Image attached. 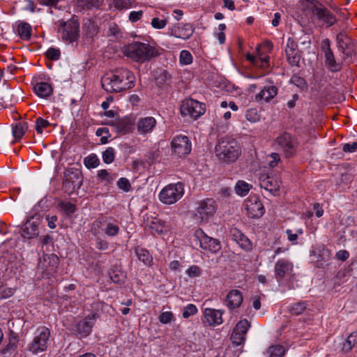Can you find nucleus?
<instances>
[{
    "mask_svg": "<svg viewBox=\"0 0 357 357\" xmlns=\"http://www.w3.org/2000/svg\"><path fill=\"white\" fill-rule=\"evenodd\" d=\"M123 53L127 58L138 63L149 62L160 55L158 47L139 41L125 45Z\"/></svg>",
    "mask_w": 357,
    "mask_h": 357,
    "instance_id": "nucleus-1",
    "label": "nucleus"
},
{
    "mask_svg": "<svg viewBox=\"0 0 357 357\" xmlns=\"http://www.w3.org/2000/svg\"><path fill=\"white\" fill-rule=\"evenodd\" d=\"M215 153L221 163L231 164L239 157L241 148L236 139L231 137H222L215 145Z\"/></svg>",
    "mask_w": 357,
    "mask_h": 357,
    "instance_id": "nucleus-2",
    "label": "nucleus"
},
{
    "mask_svg": "<svg viewBox=\"0 0 357 357\" xmlns=\"http://www.w3.org/2000/svg\"><path fill=\"white\" fill-rule=\"evenodd\" d=\"M50 331L46 326L38 327L34 333L33 340L27 344L26 351L33 355L45 351L49 345Z\"/></svg>",
    "mask_w": 357,
    "mask_h": 357,
    "instance_id": "nucleus-3",
    "label": "nucleus"
},
{
    "mask_svg": "<svg viewBox=\"0 0 357 357\" xmlns=\"http://www.w3.org/2000/svg\"><path fill=\"white\" fill-rule=\"evenodd\" d=\"M100 307H103V304L97 303V310L92 312L84 318L79 320L73 325L71 330L75 335L79 337H86L91 334L96 320L100 318V314L98 312V309Z\"/></svg>",
    "mask_w": 357,
    "mask_h": 357,
    "instance_id": "nucleus-4",
    "label": "nucleus"
},
{
    "mask_svg": "<svg viewBox=\"0 0 357 357\" xmlns=\"http://www.w3.org/2000/svg\"><path fill=\"white\" fill-rule=\"evenodd\" d=\"M56 24L59 26L58 32L63 41L73 43L78 39L79 24L77 19L72 17L68 21L61 20L56 22Z\"/></svg>",
    "mask_w": 357,
    "mask_h": 357,
    "instance_id": "nucleus-5",
    "label": "nucleus"
},
{
    "mask_svg": "<svg viewBox=\"0 0 357 357\" xmlns=\"http://www.w3.org/2000/svg\"><path fill=\"white\" fill-rule=\"evenodd\" d=\"M184 192V184L182 182L171 183L160 190L158 198L162 203L171 205L181 199Z\"/></svg>",
    "mask_w": 357,
    "mask_h": 357,
    "instance_id": "nucleus-6",
    "label": "nucleus"
},
{
    "mask_svg": "<svg viewBox=\"0 0 357 357\" xmlns=\"http://www.w3.org/2000/svg\"><path fill=\"white\" fill-rule=\"evenodd\" d=\"M275 144L277 149L283 153L285 158L293 157L296 153L297 139L288 132L280 135L276 138Z\"/></svg>",
    "mask_w": 357,
    "mask_h": 357,
    "instance_id": "nucleus-7",
    "label": "nucleus"
},
{
    "mask_svg": "<svg viewBox=\"0 0 357 357\" xmlns=\"http://www.w3.org/2000/svg\"><path fill=\"white\" fill-rule=\"evenodd\" d=\"M82 181V175L79 169H68L64 174L63 189L66 193L70 195L80 188Z\"/></svg>",
    "mask_w": 357,
    "mask_h": 357,
    "instance_id": "nucleus-8",
    "label": "nucleus"
},
{
    "mask_svg": "<svg viewBox=\"0 0 357 357\" xmlns=\"http://www.w3.org/2000/svg\"><path fill=\"white\" fill-rule=\"evenodd\" d=\"M216 211L215 202L213 199H206L197 202L195 219L199 222H207Z\"/></svg>",
    "mask_w": 357,
    "mask_h": 357,
    "instance_id": "nucleus-9",
    "label": "nucleus"
},
{
    "mask_svg": "<svg viewBox=\"0 0 357 357\" xmlns=\"http://www.w3.org/2000/svg\"><path fill=\"white\" fill-rule=\"evenodd\" d=\"M180 109L183 116H188L193 119H197L206 111L204 104L191 98L183 101Z\"/></svg>",
    "mask_w": 357,
    "mask_h": 357,
    "instance_id": "nucleus-10",
    "label": "nucleus"
},
{
    "mask_svg": "<svg viewBox=\"0 0 357 357\" xmlns=\"http://www.w3.org/2000/svg\"><path fill=\"white\" fill-rule=\"evenodd\" d=\"M59 264V259L56 255L44 254L39 259L37 270L48 277L56 271Z\"/></svg>",
    "mask_w": 357,
    "mask_h": 357,
    "instance_id": "nucleus-11",
    "label": "nucleus"
},
{
    "mask_svg": "<svg viewBox=\"0 0 357 357\" xmlns=\"http://www.w3.org/2000/svg\"><path fill=\"white\" fill-rule=\"evenodd\" d=\"M40 218L39 215H34L29 218L21 227V236L26 239H32L39 235V225Z\"/></svg>",
    "mask_w": 357,
    "mask_h": 357,
    "instance_id": "nucleus-12",
    "label": "nucleus"
},
{
    "mask_svg": "<svg viewBox=\"0 0 357 357\" xmlns=\"http://www.w3.org/2000/svg\"><path fill=\"white\" fill-rule=\"evenodd\" d=\"M245 208L250 218H259L261 217L265 209L258 196L250 195L245 202Z\"/></svg>",
    "mask_w": 357,
    "mask_h": 357,
    "instance_id": "nucleus-13",
    "label": "nucleus"
},
{
    "mask_svg": "<svg viewBox=\"0 0 357 357\" xmlns=\"http://www.w3.org/2000/svg\"><path fill=\"white\" fill-rule=\"evenodd\" d=\"M172 149L178 156L188 155L191 151V142L185 135H176L173 137Z\"/></svg>",
    "mask_w": 357,
    "mask_h": 357,
    "instance_id": "nucleus-14",
    "label": "nucleus"
},
{
    "mask_svg": "<svg viewBox=\"0 0 357 357\" xmlns=\"http://www.w3.org/2000/svg\"><path fill=\"white\" fill-rule=\"evenodd\" d=\"M102 87L109 93H120L126 91L123 84L117 78L115 73L106 74L101 79Z\"/></svg>",
    "mask_w": 357,
    "mask_h": 357,
    "instance_id": "nucleus-15",
    "label": "nucleus"
},
{
    "mask_svg": "<svg viewBox=\"0 0 357 357\" xmlns=\"http://www.w3.org/2000/svg\"><path fill=\"white\" fill-rule=\"evenodd\" d=\"M195 236L199 239L200 246L204 250L217 253L221 249L220 241L218 239L208 236L202 229L195 231Z\"/></svg>",
    "mask_w": 357,
    "mask_h": 357,
    "instance_id": "nucleus-16",
    "label": "nucleus"
},
{
    "mask_svg": "<svg viewBox=\"0 0 357 357\" xmlns=\"http://www.w3.org/2000/svg\"><path fill=\"white\" fill-rule=\"evenodd\" d=\"M311 10L320 21L328 26H332L336 22L335 17L322 4L315 2L312 3Z\"/></svg>",
    "mask_w": 357,
    "mask_h": 357,
    "instance_id": "nucleus-17",
    "label": "nucleus"
},
{
    "mask_svg": "<svg viewBox=\"0 0 357 357\" xmlns=\"http://www.w3.org/2000/svg\"><path fill=\"white\" fill-rule=\"evenodd\" d=\"M259 185L273 196L279 195L280 181L273 176L264 175L260 177Z\"/></svg>",
    "mask_w": 357,
    "mask_h": 357,
    "instance_id": "nucleus-18",
    "label": "nucleus"
},
{
    "mask_svg": "<svg viewBox=\"0 0 357 357\" xmlns=\"http://www.w3.org/2000/svg\"><path fill=\"white\" fill-rule=\"evenodd\" d=\"M285 53L288 62L291 66H298L301 55L298 45L293 38H289L287 40Z\"/></svg>",
    "mask_w": 357,
    "mask_h": 357,
    "instance_id": "nucleus-19",
    "label": "nucleus"
},
{
    "mask_svg": "<svg viewBox=\"0 0 357 357\" xmlns=\"http://www.w3.org/2000/svg\"><path fill=\"white\" fill-rule=\"evenodd\" d=\"M293 264L286 259L278 260L274 267L275 276L278 282L289 276L293 271Z\"/></svg>",
    "mask_w": 357,
    "mask_h": 357,
    "instance_id": "nucleus-20",
    "label": "nucleus"
},
{
    "mask_svg": "<svg viewBox=\"0 0 357 357\" xmlns=\"http://www.w3.org/2000/svg\"><path fill=\"white\" fill-rule=\"evenodd\" d=\"M223 310L206 308L203 313V322L213 327L219 326L223 323Z\"/></svg>",
    "mask_w": 357,
    "mask_h": 357,
    "instance_id": "nucleus-21",
    "label": "nucleus"
},
{
    "mask_svg": "<svg viewBox=\"0 0 357 357\" xmlns=\"http://www.w3.org/2000/svg\"><path fill=\"white\" fill-rule=\"evenodd\" d=\"M229 235L231 238L244 250L250 251L252 250V244L250 239L245 236L236 227L231 228Z\"/></svg>",
    "mask_w": 357,
    "mask_h": 357,
    "instance_id": "nucleus-22",
    "label": "nucleus"
},
{
    "mask_svg": "<svg viewBox=\"0 0 357 357\" xmlns=\"http://www.w3.org/2000/svg\"><path fill=\"white\" fill-rule=\"evenodd\" d=\"M194 32V27L192 24H178L174 25L171 29V35L181 39H188Z\"/></svg>",
    "mask_w": 357,
    "mask_h": 357,
    "instance_id": "nucleus-23",
    "label": "nucleus"
},
{
    "mask_svg": "<svg viewBox=\"0 0 357 357\" xmlns=\"http://www.w3.org/2000/svg\"><path fill=\"white\" fill-rule=\"evenodd\" d=\"M114 73L119 80L121 81V84H123V85H126V90L134 87L135 76L132 72L126 68H119L117 69Z\"/></svg>",
    "mask_w": 357,
    "mask_h": 357,
    "instance_id": "nucleus-24",
    "label": "nucleus"
},
{
    "mask_svg": "<svg viewBox=\"0 0 357 357\" xmlns=\"http://www.w3.org/2000/svg\"><path fill=\"white\" fill-rule=\"evenodd\" d=\"M243 302L242 293L237 289L229 291L225 298L226 305L230 309H236L241 305Z\"/></svg>",
    "mask_w": 357,
    "mask_h": 357,
    "instance_id": "nucleus-25",
    "label": "nucleus"
},
{
    "mask_svg": "<svg viewBox=\"0 0 357 357\" xmlns=\"http://www.w3.org/2000/svg\"><path fill=\"white\" fill-rule=\"evenodd\" d=\"M278 94V88L273 85L265 86L259 93L255 96V101L266 102H270Z\"/></svg>",
    "mask_w": 357,
    "mask_h": 357,
    "instance_id": "nucleus-26",
    "label": "nucleus"
},
{
    "mask_svg": "<svg viewBox=\"0 0 357 357\" xmlns=\"http://www.w3.org/2000/svg\"><path fill=\"white\" fill-rule=\"evenodd\" d=\"M156 121L152 116L140 119L137 122V130L142 135H146L152 132L155 127Z\"/></svg>",
    "mask_w": 357,
    "mask_h": 357,
    "instance_id": "nucleus-27",
    "label": "nucleus"
},
{
    "mask_svg": "<svg viewBox=\"0 0 357 357\" xmlns=\"http://www.w3.org/2000/svg\"><path fill=\"white\" fill-rule=\"evenodd\" d=\"M337 43L339 48L343 54L349 56L353 51V44L351 39L344 33H340L337 36Z\"/></svg>",
    "mask_w": 357,
    "mask_h": 357,
    "instance_id": "nucleus-28",
    "label": "nucleus"
},
{
    "mask_svg": "<svg viewBox=\"0 0 357 357\" xmlns=\"http://www.w3.org/2000/svg\"><path fill=\"white\" fill-rule=\"evenodd\" d=\"M113 126L117 132L126 134L130 132L132 128V123L128 118L119 119L109 123Z\"/></svg>",
    "mask_w": 357,
    "mask_h": 357,
    "instance_id": "nucleus-29",
    "label": "nucleus"
},
{
    "mask_svg": "<svg viewBox=\"0 0 357 357\" xmlns=\"http://www.w3.org/2000/svg\"><path fill=\"white\" fill-rule=\"evenodd\" d=\"M169 12L158 13L152 20L151 24L155 29H162L165 27L171 17Z\"/></svg>",
    "mask_w": 357,
    "mask_h": 357,
    "instance_id": "nucleus-30",
    "label": "nucleus"
},
{
    "mask_svg": "<svg viewBox=\"0 0 357 357\" xmlns=\"http://www.w3.org/2000/svg\"><path fill=\"white\" fill-rule=\"evenodd\" d=\"M105 227L103 229L105 234L108 237H115L120 232V227L118 222L112 217V220L105 222Z\"/></svg>",
    "mask_w": 357,
    "mask_h": 357,
    "instance_id": "nucleus-31",
    "label": "nucleus"
},
{
    "mask_svg": "<svg viewBox=\"0 0 357 357\" xmlns=\"http://www.w3.org/2000/svg\"><path fill=\"white\" fill-rule=\"evenodd\" d=\"M33 89L38 96L43 98L50 96L53 91L51 84L43 82L36 83Z\"/></svg>",
    "mask_w": 357,
    "mask_h": 357,
    "instance_id": "nucleus-32",
    "label": "nucleus"
},
{
    "mask_svg": "<svg viewBox=\"0 0 357 357\" xmlns=\"http://www.w3.org/2000/svg\"><path fill=\"white\" fill-rule=\"evenodd\" d=\"M135 253L137 255L138 259L145 266H151L153 262V257L146 249L135 248Z\"/></svg>",
    "mask_w": 357,
    "mask_h": 357,
    "instance_id": "nucleus-33",
    "label": "nucleus"
},
{
    "mask_svg": "<svg viewBox=\"0 0 357 357\" xmlns=\"http://www.w3.org/2000/svg\"><path fill=\"white\" fill-rule=\"evenodd\" d=\"M324 58L326 66L331 72H338L342 69L341 63L336 62L333 52H325Z\"/></svg>",
    "mask_w": 357,
    "mask_h": 357,
    "instance_id": "nucleus-34",
    "label": "nucleus"
},
{
    "mask_svg": "<svg viewBox=\"0 0 357 357\" xmlns=\"http://www.w3.org/2000/svg\"><path fill=\"white\" fill-rule=\"evenodd\" d=\"M28 129V124L25 121L17 122L13 125L12 133L15 139H21Z\"/></svg>",
    "mask_w": 357,
    "mask_h": 357,
    "instance_id": "nucleus-35",
    "label": "nucleus"
},
{
    "mask_svg": "<svg viewBox=\"0 0 357 357\" xmlns=\"http://www.w3.org/2000/svg\"><path fill=\"white\" fill-rule=\"evenodd\" d=\"M17 33L22 40H28L31 36V26L26 22H20L17 26Z\"/></svg>",
    "mask_w": 357,
    "mask_h": 357,
    "instance_id": "nucleus-36",
    "label": "nucleus"
},
{
    "mask_svg": "<svg viewBox=\"0 0 357 357\" xmlns=\"http://www.w3.org/2000/svg\"><path fill=\"white\" fill-rule=\"evenodd\" d=\"M252 185L244 181H238L235 185V191L237 195L244 197L245 196L250 190L251 189Z\"/></svg>",
    "mask_w": 357,
    "mask_h": 357,
    "instance_id": "nucleus-37",
    "label": "nucleus"
},
{
    "mask_svg": "<svg viewBox=\"0 0 357 357\" xmlns=\"http://www.w3.org/2000/svg\"><path fill=\"white\" fill-rule=\"evenodd\" d=\"M18 342L19 340L17 335L14 332L10 331L8 337V343L4 349V353L14 351L17 347Z\"/></svg>",
    "mask_w": 357,
    "mask_h": 357,
    "instance_id": "nucleus-38",
    "label": "nucleus"
},
{
    "mask_svg": "<svg viewBox=\"0 0 357 357\" xmlns=\"http://www.w3.org/2000/svg\"><path fill=\"white\" fill-rule=\"evenodd\" d=\"M357 344V333H352L347 337L342 345V350L344 352L349 351Z\"/></svg>",
    "mask_w": 357,
    "mask_h": 357,
    "instance_id": "nucleus-39",
    "label": "nucleus"
},
{
    "mask_svg": "<svg viewBox=\"0 0 357 357\" xmlns=\"http://www.w3.org/2000/svg\"><path fill=\"white\" fill-rule=\"evenodd\" d=\"M149 227L152 234H162L166 231V228L164 224L160 220H155L152 221L149 224Z\"/></svg>",
    "mask_w": 357,
    "mask_h": 357,
    "instance_id": "nucleus-40",
    "label": "nucleus"
},
{
    "mask_svg": "<svg viewBox=\"0 0 357 357\" xmlns=\"http://www.w3.org/2000/svg\"><path fill=\"white\" fill-rule=\"evenodd\" d=\"M307 307L305 302L301 301L292 304L289 307V311L291 314L299 315L302 314Z\"/></svg>",
    "mask_w": 357,
    "mask_h": 357,
    "instance_id": "nucleus-41",
    "label": "nucleus"
},
{
    "mask_svg": "<svg viewBox=\"0 0 357 357\" xmlns=\"http://www.w3.org/2000/svg\"><path fill=\"white\" fill-rule=\"evenodd\" d=\"M171 79V75L167 70H162L155 78L156 84L159 86L168 84Z\"/></svg>",
    "mask_w": 357,
    "mask_h": 357,
    "instance_id": "nucleus-42",
    "label": "nucleus"
},
{
    "mask_svg": "<svg viewBox=\"0 0 357 357\" xmlns=\"http://www.w3.org/2000/svg\"><path fill=\"white\" fill-rule=\"evenodd\" d=\"M84 165L88 168H96L100 164V160L96 154H91L84 160Z\"/></svg>",
    "mask_w": 357,
    "mask_h": 357,
    "instance_id": "nucleus-43",
    "label": "nucleus"
},
{
    "mask_svg": "<svg viewBox=\"0 0 357 357\" xmlns=\"http://www.w3.org/2000/svg\"><path fill=\"white\" fill-rule=\"evenodd\" d=\"M269 357H282L284 355V349L281 345H273L268 348Z\"/></svg>",
    "mask_w": 357,
    "mask_h": 357,
    "instance_id": "nucleus-44",
    "label": "nucleus"
},
{
    "mask_svg": "<svg viewBox=\"0 0 357 357\" xmlns=\"http://www.w3.org/2000/svg\"><path fill=\"white\" fill-rule=\"evenodd\" d=\"M102 160L106 164L112 163L115 158V150L112 147H107L102 155Z\"/></svg>",
    "mask_w": 357,
    "mask_h": 357,
    "instance_id": "nucleus-45",
    "label": "nucleus"
},
{
    "mask_svg": "<svg viewBox=\"0 0 357 357\" xmlns=\"http://www.w3.org/2000/svg\"><path fill=\"white\" fill-rule=\"evenodd\" d=\"M245 118L250 123H256L260 120V115L256 108H250L246 111Z\"/></svg>",
    "mask_w": 357,
    "mask_h": 357,
    "instance_id": "nucleus-46",
    "label": "nucleus"
},
{
    "mask_svg": "<svg viewBox=\"0 0 357 357\" xmlns=\"http://www.w3.org/2000/svg\"><path fill=\"white\" fill-rule=\"evenodd\" d=\"M109 220H112V217H102L95 220L91 225V231L94 234H97L101 228V225Z\"/></svg>",
    "mask_w": 357,
    "mask_h": 357,
    "instance_id": "nucleus-47",
    "label": "nucleus"
},
{
    "mask_svg": "<svg viewBox=\"0 0 357 357\" xmlns=\"http://www.w3.org/2000/svg\"><path fill=\"white\" fill-rule=\"evenodd\" d=\"M159 321L162 324H167L175 320L173 312L170 311L162 312L158 317Z\"/></svg>",
    "mask_w": 357,
    "mask_h": 357,
    "instance_id": "nucleus-48",
    "label": "nucleus"
},
{
    "mask_svg": "<svg viewBox=\"0 0 357 357\" xmlns=\"http://www.w3.org/2000/svg\"><path fill=\"white\" fill-rule=\"evenodd\" d=\"M50 126V123L46 120L43 119L42 117H38L36 120V126L35 128L38 134H42L44 128H47Z\"/></svg>",
    "mask_w": 357,
    "mask_h": 357,
    "instance_id": "nucleus-49",
    "label": "nucleus"
},
{
    "mask_svg": "<svg viewBox=\"0 0 357 357\" xmlns=\"http://www.w3.org/2000/svg\"><path fill=\"white\" fill-rule=\"evenodd\" d=\"M231 340L234 344L238 346L244 343L245 340V335L243 333L241 334V333L238 331H236V329L234 328L231 335Z\"/></svg>",
    "mask_w": 357,
    "mask_h": 357,
    "instance_id": "nucleus-50",
    "label": "nucleus"
},
{
    "mask_svg": "<svg viewBox=\"0 0 357 357\" xmlns=\"http://www.w3.org/2000/svg\"><path fill=\"white\" fill-rule=\"evenodd\" d=\"M198 312L197 307L194 304H188L183 309L182 316L185 319L189 318L190 316H192L197 314Z\"/></svg>",
    "mask_w": 357,
    "mask_h": 357,
    "instance_id": "nucleus-51",
    "label": "nucleus"
},
{
    "mask_svg": "<svg viewBox=\"0 0 357 357\" xmlns=\"http://www.w3.org/2000/svg\"><path fill=\"white\" fill-rule=\"evenodd\" d=\"M250 326V323L247 319H242L240 320L236 325L234 329H236V331H238L241 333V334L246 335L248 330L249 329Z\"/></svg>",
    "mask_w": 357,
    "mask_h": 357,
    "instance_id": "nucleus-52",
    "label": "nucleus"
},
{
    "mask_svg": "<svg viewBox=\"0 0 357 357\" xmlns=\"http://www.w3.org/2000/svg\"><path fill=\"white\" fill-rule=\"evenodd\" d=\"M180 62L183 65L190 64L192 61V56L188 50H182L180 52L179 56Z\"/></svg>",
    "mask_w": 357,
    "mask_h": 357,
    "instance_id": "nucleus-53",
    "label": "nucleus"
},
{
    "mask_svg": "<svg viewBox=\"0 0 357 357\" xmlns=\"http://www.w3.org/2000/svg\"><path fill=\"white\" fill-rule=\"evenodd\" d=\"M45 55L50 60L57 61L60 59L61 52L59 49L50 47L47 50Z\"/></svg>",
    "mask_w": 357,
    "mask_h": 357,
    "instance_id": "nucleus-54",
    "label": "nucleus"
},
{
    "mask_svg": "<svg viewBox=\"0 0 357 357\" xmlns=\"http://www.w3.org/2000/svg\"><path fill=\"white\" fill-rule=\"evenodd\" d=\"M15 290L13 288L8 287L6 285H0V300L10 297L14 294Z\"/></svg>",
    "mask_w": 357,
    "mask_h": 357,
    "instance_id": "nucleus-55",
    "label": "nucleus"
},
{
    "mask_svg": "<svg viewBox=\"0 0 357 357\" xmlns=\"http://www.w3.org/2000/svg\"><path fill=\"white\" fill-rule=\"evenodd\" d=\"M117 186L119 189L128 192L131 189V185L129 180L126 178L122 177L119 179L117 181Z\"/></svg>",
    "mask_w": 357,
    "mask_h": 357,
    "instance_id": "nucleus-56",
    "label": "nucleus"
},
{
    "mask_svg": "<svg viewBox=\"0 0 357 357\" xmlns=\"http://www.w3.org/2000/svg\"><path fill=\"white\" fill-rule=\"evenodd\" d=\"M98 176L100 179L106 181L108 183H112L114 179V176L111 175L106 169L99 170L98 172Z\"/></svg>",
    "mask_w": 357,
    "mask_h": 357,
    "instance_id": "nucleus-57",
    "label": "nucleus"
},
{
    "mask_svg": "<svg viewBox=\"0 0 357 357\" xmlns=\"http://www.w3.org/2000/svg\"><path fill=\"white\" fill-rule=\"evenodd\" d=\"M60 207L68 215L73 214L75 211V205L70 202H61Z\"/></svg>",
    "mask_w": 357,
    "mask_h": 357,
    "instance_id": "nucleus-58",
    "label": "nucleus"
},
{
    "mask_svg": "<svg viewBox=\"0 0 357 357\" xmlns=\"http://www.w3.org/2000/svg\"><path fill=\"white\" fill-rule=\"evenodd\" d=\"M280 161V156L277 153H272L268 155V164L271 167H275Z\"/></svg>",
    "mask_w": 357,
    "mask_h": 357,
    "instance_id": "nucleus-59",
    "label": "nucleus"
},
{
    "mask_svg": "<svg viewBox=\"0 0 357 357\" xmlns=\"http://www.w3.org/2000/svg\"><path fill=\"white\" fill-rule=\"evenodd\" d=\"M186 273L189 277H198L201 275V269L197 266H192L186 270Z\"/></svg>",
    "mask_w": 357,
    "mask_h": 357,
    "instance_id": "nucleus-60",
    "label": "nucleus"
},
{
    "mask_svg": "<svg viewBox=\"0 0 357 357\" xmlns=\"http://www.w3.org/2000/svg\"><path fill=\"white\" fill-rule=\"evenodd\" d=\"M109 243L107 241L100 238V237L96 239V248L99 250H106L108 249Z\"/></svg>",
    "mask_w": 357,
    "mask_h": 357,
    "instance_id": "nucleus-61",
    "label": "nucleus"
},
{
    "mask_svg": "<svg viewBox=\"0 0 357 357\" xmlns=\"http://www.w3.org/2000/svg\"><path fill=\"white\" fill-rule=\"evenodd\" d=\"M103 3V0H85L84 5L87 8H98Z\"/></svg>",
    "mask_w": 357,
    "mask_h": 357,
    "instance_id": "nucleus-62",
    "label": "nucleus"
},
{
    "mask_svg": "<svg viewBox=\"0 0 357 357\" xmlns=\"http://www.w3.org/2000/svg\"><path fill=\"white\" fill-rule=\"evenodd\" d=\"M342 151L345 153H354L357 151V142H354L351 144L347 143L343 145Z\"/></svg>",
    "mask_w": 357,
    "mask_h": 357,
    "instance_id": "nucleus-63",
    "label": "nucleus"
},
{
    "mask_svg": "<svg viewBox=\"0 0 357 357\" xmlns=\"http://www.w3.org/2000/svg\"><path fill=\"white\" fill-rule=\"evenodd\" d=\"M143 15L142 10L132 11L129 14V20L132 22H136L141 19Z\"/></svg>",
    "mask_w": 357,
    "mask_h": 357,
    "instance_id": "nucleus-64",
    "label": "nucleus"
}]
</instances>
